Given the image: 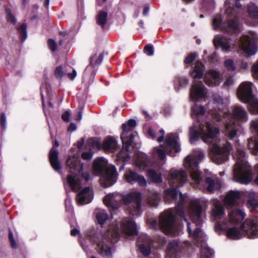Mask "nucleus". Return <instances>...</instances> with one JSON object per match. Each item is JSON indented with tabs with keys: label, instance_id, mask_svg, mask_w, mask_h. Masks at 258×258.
<instances>
[{
	"label": "nucleus",
	"instance_id": "f257e3e1",
	"mask_svg": "<svg viewBox=\"0 0 258 258\" xmlns=\"http://www.w3.org/2000/svg\"><path fill=\"white\" fill-rule=\"evenodd\" d=\"M187 174L183 170L171 169L168 174V181L171 187L164 191L166 202H175L176 209H169L160 214L157 219L152 220L151 227L155 230H161L166 234H179L181 227L176 222V216H179L187 223V230L197 246H201V258H212L213 251L207 246V237L201 229L203 223V209L199 205H193L188 209V214L191 223L188 222L183 211L185 196L178 192L177 188L182 185L187 179Z\"/></svg>",
	"mask_w": 258,
	"mask_h": 258
},
{
	"label": "nucleus",
	"instance_id": "f03ea898",
	"mask_svg": "<svg viewBox=\"0 0 258 258\" xmlns=\"http://www.w3.org/2000/svg\"><path fill=\"white\" fill-rule=\"evenodd\" d=\"M241 194L238 191H231L226 195L224 202L230 209L229 218L225 217L223 206L217 205L212 211V216L217 221V230H226L227 237L233 240L240 239L243 234L248 238H258V217L246 220L239 229L235 225L240 223L245 218V214L240 206Z\"/></svg>",
	"mask_w": 258,
	"mask_h": 258
},
{
	"label": "nucleus",
	"instance_id": "7ed1b4c3",
	"mask_svg": "<svg viewBox=\"0 0 258 258\" xmlns=\"http://www.w3.org/2000/svg\"><path fill=\"white\" fill-rule=\"evenodd\" d=\"M205 113L206 109L203 105L195 103L191 107V116L194 123L189 129L190 142L194 143L201 136L205 143L210 145L209 155L212 160L221 164L228 160L232 146L229 143L221 145L218 124L213 120H205Z\"/></svg>",
	"mask_w": 258,
	"mask_h": 258
},
{
	"label": "nucleus",
	"instance_id": "20e7f679",
	"mask_svg": "<svg viewBox=\"0 0 258 258\" xmlns=\"http://www.w3.org/2000/svg\"><path fill=\"white\" fill-rule=\"evenodd\" d=\"M120 232L127 239H132L138 234L137 226L133 219H122L117 227L102 232L101 230L92 231L88 235L89 239L96 245L98 252L104 258H112V245L120 237Z\"/></svg>",
	"mask_w": 258,
	"mask_h": 258
},
{
	"label": "nucleus",
	"instance_id": "39448f33",
	"mask_svg": "<svg viewBox=\"0 0 258 258\" xmlns=\"http://www.w3.org/2000/svg\"><path fill=\"white\" fill-rule=\"evenodd\" d=\"M213 43L216 47L221 48L227 53L239 46L246 54L253 55L257 51L258 36L254 32H249L236 41L224 35L217 34L214 36Z\"/></svg>",
	"mask_w": 258,
	"mask_h": 258
},
{
	"label": "nucleus",
	"instance_id": "423d86ee",
	"mask_svg": "<svg viewBox=\"0 0 258 258\" xmlns=\"http://www.w3.org/2000/svg\"><path fill=\"white\" fill-rule=\"evenodd\" d=\"M235 8L233 2L226 0L224 7L225 8L223 16L217 15L214 16L212 22V27L215 30H220L227 33H236L238 30L239 9L241 5L238 0L235 2Z\"/></svg>",
	"mask_w": 258,
	"mask_h": 258
},
{
	"label": "nucleus",
	"instance_id": "0eeeda50",
	"mask_svg": "<svg viewBox=\"0 0 258 258\" xmlns=\"http://www.w3.org/2000/svg\"><path fill=\"white\" fill-rule=\"evenodd\" d=\"M67 166L69 174L63 182L64 186L67 191L71 189L77 191L89 180L90 174L83 172V165L78 155H70L67 160Z\"/></svg>",
	"mask_w": 258,
	"mask_h": 258
},
{
	"label": "nucleus",
	"instance_id": "6e6552de",
	"mask_svg": "<svg viewBox=\"0 0 258 258\" xmlns=\"http://www.w3.org/2000/svg\"><path fill=\"white\" fill-rule=\"evenodd\" d=\"M141 201L140 192L134 191L124 196L119 193L109 194L104 197L103 202L107 207L113 209H117L123 202L128 206L127 210L131 215L139 216L142 212Z\"/></svg>",
	"mask_w": 258,
	"mask_h": 258
},
{
	"label": "nucleus",
	"instance_id": "1a4fd4ad",
	"mask_svg": "<svg viewBox=\"0 0 258 258\" xmlns=\"http://www.w3.org/2000/svg\"><path fill=\"white\" fill-rule=\"evenodd\" d=\"M204 153L200 150H195L193 153L188 155L184 160V165L190 173L192 181L197 186L203 185L204 183L208 184L207 190L212 192L216 188L219 183L216 184L214 179L211 177H207L205 181L203 180L201 173L199 170V162L204 158Z\"/></svg>",
	"mask_w": 258,
	"mask_h": 258
},
{
	"label": "nucleus",
	"instance_id": "9d476101",
	"mask_svg": "<svg viewBox=\"0 0 258 258\" xmlns=\"http://www.w3.org/2000/svg\"><path fill=\"white\" fill-rule=\"evenodd\" d=\"M236 163L233 168V179L237 182L248 184L252 180L251 169L246 161V153L242 147L238 145L234 155Z\"/></svg>",
	"mask_w": 258,
	"mask_h": 258
},
{
	"label": "nucleus",
	"instance_id": "9b49d317",
	"mask_svg": "<svg viewBox=\"0 0 258 258\" xmlns=\"http://www.w3.org/2000/svg\"><path fill=\"white\" fill-rule=\"evenodd\" d=\"M204 67L202 63L197 62L194 69L190 72V76L194 80L189 91L190 99L194 102L205 100L207 95V89L203 82L199 80L202 78Z\"/></svg>",
	"mask_w": 258,
	"mask_h": 258
},
{
	"label": "nucleus",
	"instance_id": "f8f14e48",
	"mask_svg": "<svg viewBox=\"0 0 258 258\" xmlns=\"http://www.w3.org/2000/svg\"><path fill=\"white\" fill-rule=\"evenodd\" d=\"M93 169L96 175L103 174L100 179L101 184L104 187L112 185L116 182L117 174L114 166H107V160L100 158L94 161Z\"/></svg>",
	"mask_w": 258,
	"mask_h": 258
},
{
	"label": "nucleus",
	"instance_id": "ddd939ff",
	"mask_svg": "<svg viewBox=\"0 0 258 258\" xmlns=\"http://www.w3.org/2000/svg\"><path fill=\"white\" fill-rule=\"evenodd\" d=\"M136 126V121L133 119H129L127 123H124L122 124V132L120 135V138L123 146L122 149L116 155L117 162L125 163L130 160L131 158L130 148L133 142L135 136L133 134H131L128 137L127 134L128 132L132 131Z\"/></svg>",
	"mask_w": 258,
	"mask_h": 258
},
{
	"label": "nucleus",
	"instance_id": "4468645a",
	"mask_svg": "<svg viewBox=\"0 0 258 258\" xmlns=\"http://www.w3.org/2000/svg\"><path fill=\"white\" fill-rule=\"evenodd\" d=\"M179 137L177 133H170L167 135L165 139L166 146L161 145L155 147L153 151L154 157L164 160L166 154L171 156H175L177 153L180 151V145L178 143Z\"/></svg>",
	"mask_w": 258,
	"mask_h": 258
},
{
	"label": "nucleus",
	"instance_id": "2eb2a0df",
	"mask_svg": "<svg viewBox=\"0 0 258 258\" xmlns=\"http://www.w3.org/2000/svg\"><path fill=\"white\" fill-rule=\"evenodd\" d=\"M212 115L216 121L221 122L224 124V132L229 140H232L237 138V132L240 126L236 122V121L230 113L222 111H217L215 110L212 112Z\"/></svg>",
	"mask_w": 258,
	"mask_h": 258
},
{
	"label": "nucleus",
	"instance_id": "dca6fc26",
	"mask_svg": "<svg viewBox=\"0 0 258 258\" xmlns=\"http://www.w3.org/2000/svg\"><path fill=\"white\" fill-rule=\"evenodd\" d=\"M253 84L250 82H244L239 86L237 95L242 102L249 103V110L253 113H258V99L254 98L252 94Z\"/></svg>",
	"mask_w": 258,
	"mask_h": 258
},
{
	"label": "nucleus",
	"instance_id": "f3484780",
	"mask_svg": "<svg viewBox=\"0 0 258 258\" xmlns=\"http://www.w3.org/2000/svg\"><path fill=\"white\" fill-rule=\"evenodd\" d=\"M137 244L140 252L144 256L149 255L151 252L152 240L149 236L145 234L140 235L137 241Z\"/></svg>",
	"mask_w": 258,
	"mask_h": 258
},
{
	"label": "nucleus",
	"instance_id": "a211bd4d",
	"mask_svg": "<svg viewBox=\"0 0 258 258\" xmlns=\"http://www.w3.org/2000/svg\"><path fill=\"white\" fill-rule=\"evenodd\" d=\"M124 177L126 181L131 184L137 183L139 185L145 186L147 182L144 176L139 175L133 170L128 169L126 171Z\"/></svg>",
	"mask_w": 258,
	"mask_h": 258
},
{
	"label": "nucleus",
	"instance_id": "6ab92c4d",
	"mask_svg": "<svg viewBox=\"0 0 258 258\" xmlns=\"http://www.w3.org/2000/svg\"><path fill=\"white\" fill-rule=\"evenodd\" d=\"M93 197L92 189L90 187H86L78 194L76 200L79 205H84L90 203Z\"/></svg>",
	"mask_w": 258,
	"mask_h": 258
},
{
	"label": "nucleus",
	"instance_id": "aec40b11",
	"mask_svg": "<svg viewBox=\"0 0 258 258\" xmlns=\"http://www.w3.org/2000/svg\"><path fill=\"white\" fill-rule=\"evenodd\" d=\"M206 84L209 86L216 87L219 86L222 80V76L216 70H210L205 75Z\"/></svg>",
	"mask_w": 258,
	"mask_h": 258
},
{
	"label": "nucleus",
	"instance_id": "412c9836",
	"mask_svg": "<svg viewBox=\"0 0 258 258\" xmlns=\"http://www.w3.org/2000/svg\"><path fill=\"white\" fill-rule=\"evenodd\" d=\"M104 58L103 53H100L98 56L97 54H94L90 58V64L88 66L84 72L83 75H91L94 77L96 75V71L94 69V66L100 64Z\"/></svg>",
	"mask_w": 258,
	"mask_h": 258
},
{
	"label": "nucleus",
	"instance_id": "4be33fe9",
	"mask_svg": "<svg viewBox=\"0 0 258 258\" xmlns=\"http://www.w3.org/2000/svg\"><path fill=\"white\" fill-rule=\"evenodd\" d=\"M58 153L57 150L54 148H52L50 151L49 155V161L51 166L54 170L58 172H61V165L60 162L58 160Z\"/></svg>",
	"mask_w": 258,
	"mask_h": 258
},
{
	"label": "nucleus",
	"instance_id": "5701e85b",
	"mask_svg": "<svg viewBox=\"0 0 258 258\" xmlns=\"http://www.w3.org/2000/svg\"><path fill=\"white\" fill-rule=\"evenodd\" d=\"M104 149L110 152H114L118 148V144L115 138L112 137L107 138L103 143Z\"/></svg>",
	"mask_w": 258,
	"mask_h": 258
},
{
	"label": "nucleus",
	"instance_id": "b1692460",
	"mask_svg": "<svg viewBox=\"0 0 258 258\" xmlns=\"http://www.w3.org/2000/svg\"><path fill=\"white\" fill-rule=\"evenodd\" d=\"M136 164L140 170H144L151 164L148 156L145 154L141 153L136 161Z\"/></svg>",
	"mask_w": 258,
	"mask_h": 258
},
{
	"label": "nucleus",
	"instance_id": "393cba45",
	"mask_svg": "<svg viewBox=\"0 0 258 258\" xmlns=\"http://www.w3.org/2000/svg\"><path fill=\"white\" fill-rule=\"evenodd\" d=\"M233 115L238 119L246 121L247 120V114L245 110L240 106H235L233 109Z\"/></svg>",
	"mask_w": 258,
	"mask_h": 258
},
{
	"label": "nucleus",
	"instance_id": "a878e982",
	"mask_svg": "<svg viewBox=\"0 0 258 258\" xmlns=\"http://www.w3.org/2000/svg\"><path fill=\"white\" fill-rule=\"evenodd\" d=\"M247 205L248 208L254 210L258 207V194L250 192L248 195Z\"/></svg>",
	"mask_w": 258,
	"mask_h": 258
},
{
	"label": "nucleus",
	"instance_id": "bb28decb",
	"mask_svg": "<svg viewBox=\"0 0 258 258\" xmlns=\"http://www.w3.org/2000/svg\"><path fill=\"white\" fill-rule=\"evenodd\" d=\"M95 214L97 222L100 225L104 224L108 219V215L104 210L96 209Z\"/></svg>",
	"mask_w": 258,
	"mask_h": 258
},
{
	"label": "nucleus",
	"instance_id": "cd10ccee",
	"mask_svg": "<svg viewBox=\"0 0 258 258\" xmlns=\"http://www.w3.org/2000/svg\"><path fill=\"white\" fill-rule=\"evenodd\" d=\"M188 83V80L184 77H176L174 82V88L176 90L179 91L181 88H184Z\"/></svg>",
	"mask_w": 258,
	"mask_h": 258
},
{
	"label": "nucleus",
	"instance_id": "c85d7f7f",
	"mask_svg": "<svg viewBox=\"0 0 258 258\" xmlns=\"http://www.w3.org/2000/svg\"><path fill=\"white\" fill-rule=\"evenodd\" d=\"M165 132L164 130L161 129L159 132H156L152 128H149L148 130V135L153 139L157 138V141L159 143H161L163 141Z\"/></svg>",
	"mask_w": 258,
	"mask_h": 258
},
{
	"label": "nucleus",
	"instance_id": "c756f323",
	"mask_svg": "<svg viewBox=\"0 0 258 258\" xmlns=\"http://www.w3.org/2000/svg\"><path fill=\"white\" fill-rule=\"evenodd\" d=\"M108 14L104 11H100L96 16V23L97 25L103 28L106 24Z\"/></svg>",
	"mask_w": 258,
	"mask_h": 258
},
{
	"label": "nucleus",
	"instance_id": "7c9ffc66",
	"mask_svg": "<svg viewBox=\"0 0 258 258\" xmlns=\"http://www.w3.org/2000/svg\"><path fill=\"white\" fill-rule=\"evenodd\" d=\"M247 146L252 154L258 156V140L249 139Z\"/></svg>",
	"mask_w": 258,
	"mask_h": 258
},
{
	"label": "nucleus",
	"instance_id": "2f4dec72",
	"mask_svg": "<svg viewBox=\"0 0 258 258\" xmlns=\"http://www.w3.org/2000/svg\"><path fill=\"white\" fill-rule=\"evenodd\" d=\"M20 39L22 42H24L27 37V25L26 23H23L17 28Z\"/></svg>",
	"mask_w": 258,
	"mask_h": 258
},
{
	"label": "nucleus",
	"instance_id": "473e14b6",
	"mask_svg": "<svg viewBox=\"0 0 258 258\" xmlns=\"http://www.w3.org/2000/svg\"><path fill=\"white\" fill-rule=\"evenodd\" d=\"M247 11L251 18L254 19L258 18V7L253 3H250L247 5Z\"/></svg>",
	"mask_w": 258,
	"mask_h": 258
},
{
	"label": "nucleus",
	"instance_id": "72a5a7b5",
	"mask_svg": "<svg viewBox=\"0 0 258 258\" xmlns=\"http://www.w3.org/2000/svg\"><path fill=\"white\" fill-rule=\"evenodd\" d=\"M148 175L150 179L154 182L160 183L162 181L161 175L154 170H149L148 171Z\"/></svg>",
	"mask_w": 258,
	"mask_h": 258
},
{
	"label": "nucleus",
	"instance_id": "f704fd0d",
	"mask_svg": "<svg viewBox=\"0 0 258 258\" xmlns=\"http://www.w3.org/2000/svg\"><path fill=\"white\" fill-rule=\"evenodd\" d=\"M202 6L203 9L210 11L214 8L215 2L214 0H203Z\"/></svg>",
	"mask_w": 258,
	"mask_h": 258
},
{
	"label": "nucleus",
	"instance_id": "c9c22d12",
	"mask_svg": "<svg viewBox=\"0 0 258 258\" xmlns=\"http://www.w3.org/2000/svg\"><path fill=\"white\" fill-rule=\"evenodd\" d=\"M224 67L226 70L229 72H234L236 69L234 61L231 59H226L224 61Z\"/></svg>",
	"mask_w": 258,
	"mask_h": 258
},
{
	"label": "nucleus",
	"instance_id": "e433bc0d",
	"mask_svg": "<svg viewBox=\"0 0 258 258\" xmlns=\"http://www.w3.org/2000/svg\"><path fill=\"white\" fill-rule=\"evenodd\" d=\"M213 100L217 105H224L228 102V99L227 98L223 99L221 96L219 95L214 94L213 96Z\"/></svg>",
	"mask_w": 258,
	"mask_h": 258
},
{
	"label": "nucleus",
	"instance_id": "4c0bfd02",
	"mask_svg": "<svg viewBox=\"0 0 258 258\" xmlns=\"http://www.w3.org/2000/svg\"><path fill=\"white\" fill-rule=\"evenodd\" d=\"M64 74L65 72L63 70L62 66H59L55 68L54 71V75L56 79L60 80Z\"/></svg>",
	"mask_w": 258,
	"mask_h": 258
},
{
	"label": "nucleus",
	"instance_id": "58836bf2",
	"mask_svg": "<svg viewBox=\"0 0 258 258\" xmlns=\"http://www.w3.org/2000/svg\"><path fill=\"white\" fill-rule=\"evenodd\" d=\"M6 12L7 15V19L8 21L12 23L13 24H15L17 22V20L12 15L11 9L9 8H6Z\"/></svg>",
	"mask_w": 258,
	"mask_h": 258
},
{
	"label": "nucleus",
	"instance_id": "ea45409f",
	"mask_svg": "<svg viewBox=\"0 0 258 258\" xmlns=\"http://www.w3.org/2000/svg\"><path fill=\"white\" fill-rule=\"evenodd\" d=\"M159 202V197L157 195H155L152 198L149 199L148 203L149 205L153 207H156Z\"/></svg>",
	"mask_w": 258,
	"mask_h": 258
},
{
	"label": "nucleus",
	"instance_id": "a19ab883",
	"mask_svg": "<svg viewBox=\"0 0 258 258\" xmlns=\"http://www.w3.org/2000/svg\"><path fill=\"white\" fill-rule=\"evenodd\" d=\"M144 53L149 56H152L154 54V47L152 45H146L144 49Z\"/></svg>",
	"mask_w": 258,
	"mask_h": 258
},
{
	"label": "nucleus",
	"instance_id": "79ce46f5",
	"mask_svg": "<svg viewBox=\"0 0 258 258\" xmlns=\"http://www.w3.org/2000/svg\"><path fill=\"white\" fill-rule=\"evenodd\" d=\"M251 72L253 77L258 80V60L253 64L251 68Z\"/></svg>",
	"mask_w": 258,
	"mask_h": 258
},
{
	"label": "nucleus",
	"instance_id": "37998d69",
	"mask_svg": "<svg viewBox=\"0 0 258 258\" xmlns=\"http://www.w3.org/2000/svg\"><path fill=\"white\" fill-rule=\"evenodd\" d=\"M6 116L5 113H2L1 114L0 123L2 131H5L6 129Z\"/></svg>",
	"mask_w": 258,
	"mask_h": 258
},
{
	"label": "nucleus",
	"instance_id": "c03bdc74",
	"mask_svg": "<svg viewBox=\"0 0 258 258\" xmlns=\"http://www.w3.org/2000/svg\"><path fill=\"white\" fill-rule=\"evenodd\" d=\"M48 45L49 49L53 52L55 51L57 48V44L56 42L52 39H49L48 40Z\"/></svg>",
	"mask_w": 258,
	"mask_h": 258
},
{
	"label": "nucleus",
	"instance_id": "a18cd8bd",
	"mask_svg": "<svg viewBox=\"0 0 258 258\" xmlns=\"http://www.w3.org/2000/svg\"><path fill=\"white\" fill-rule=\"evenodd\" d=\"M196 57V53H194L190 54L189 55H188V56H187L185 57V58L184 60V63L187 64L191 63L194 60H195Z\"/></svg>",
	"mask_w": 258,
	"mask_h": 258
},
{
	"label": "nucleus",
	"instance_id": "49530a36",
	"mask_svg": "<svg viewBox=\"0 0 258 258\" xmlns=\"http://www.w3.org/2000/svg\"><path fill=\"white\" fill-rule=\"evenodd\" d=\"M251 130L258 134V119L252 120L250 122Z\"/></svg>",
	"mask_w": 258,
	"mask_h": 258
},
{
	"label": "nucleus",
	"instance_id": "de8ad7c7",
	"mask_svg": "<svg viewBox=\"0 0 258 258\" xmlns=\"http://www.w3.org/2000/svg\"><path fill=\"white\" fill-rule=\"evenodd\" d=\"M234 84L233 75L228 77L223 84L224 87H229Z\"/></svg>",
	"mask_w": 258,
	"mask_h": 258
},
{
	"label": "nucleus",
	"instance_id": "09e8293b",
	"mask_svg": "<svg viewBox=\"0 0 258 258\" xmlns=\"http://www.w3.org/2000/svg\"><path fill=\"white\" fill-rule=\"evenodd\" d=\"M9 238L11 242V246L14 248H16L17 247V244L15 241L13 233L10 230H9Z\"/></svg>",
	"mask_w": 258,
	"mask_h": 258
},
{
	"label": "nucleus",
	"instance_id": "8fccbe9b",
	"mask_svg": "<svg viewBox=\"0 0 258 258\" xmlns=\"http://www.w3.org/2000/svg\"><path fill=\"white\" fill-rule=\"evenodd\" d=\"M93 156V154L90 152H85L82 154V158L84 160H90Z\"/></svg>",
	"mask_w": 258,
	"mask_h": 258
},
{
	"label": "nucleus",
	"instance_id": "3c124183",
	"mask_svg": "<svg viewBox=\"0 0 258 258\" xmlns=\"http://www.w3.org/2000/svg\"><path fill=\"white\" fill-rule=\"evenodd\" d=\"M70 113L69 110H66L64 113L61 114V118L62 120L66 122H68L70 120Z\"/></svg>",
	"mask_w": 258,
	"mask_h": 258
},
{
	"label": "nucleus",
	"instance_id": "603ef678",
	"mask_svg": "<svg viewBox=\"0 0 258 258\" xmlns=\"http://www.w3.org/2000/svg\"><path fill=\"white\" fill-rule=\"evenodd\" d=\"M71 200L69 197H67L65 201L66 207L67 211H71L72 209V206L71 205Z\"/></svg>",
	"mask_w": 258,
	"mask_h": 258
},
{
	"label": "nucleus",
	"instance_id": "864d4df0",
	"mask_svg": "<svg viewBox=\"0 0 258 258\" xmlns=\"http://www.w3.org/2000/svg\"><path fill=\"white\" fill-rule=\"evenodd\" d=\"M91 144L92 147H96L98 149H100L101 147V143L96 140H91Z\"/></svg>",
	"mask_w": 258,
	"mask_h": 258
},
{
	"label": "nucleus",
	"instance_id": "5fc2aeb1",
	"mask_svg": "<svg viewBox=\"0 0 258 258\" xmlns=\"http://www.w3.org/2000/svg\"><path fill=\"white\" fill-rule=\"evenodd\" d=\"M83 109H80L76 112L75 119L77 121H80L82 118Z\"/></svg>",
	"mask_w": 258,
	"mask_h": 258
},
{
	"label": "nucleus",
	"instance_id": "6e6d98bb",
	"mask_svg": "<svg viewBox=\"0 0 258 258\" xmlns=\"http://www.w3.org/2000/svg\"><path fill=\"white\" fill-rule=\"evenodd\" d=\"M67 75L70 80H73L77 76V72L74 69L72 73H68Z\"/></svg>",
	"mask_w": 258,
	"mask_h": 258
},
{
	"label": "nucleus",
	"instance_id": "4d7b16f0",
	"mask_svg": "<svg viewBox=\"0 0 258 258\" xmlns=\"http://www.w3.org/2000/svg\"><path fill=\"white\" fill-rule=\"evenodd\" d=\"M162 113L163 114L164 116H167L168 115L170 114V108L169 107H165L162 111Z\"/></svg>",
	"mask_w": 258,
	"mask_h": 258
},
{
	"label": "nucleus",
	"instance_id": "13d9d810",
	"mask_svg": "<svg viewBox=\"0 0 258 258\" xmlns=\"http://www.w3.org/2000/svg\"><path fill=\"white\" fill-rule=\"evenodd\" d=\"M77 125L74 123H71L70 126L68 127V131L70 132H73L76 130Z\"/></svg>",
	"mask_w": 258,
	"mask_h": 258
},
{
	"label": "nucleus",
	"instance_id": "bf43d9fd",
	"mask_svg": "<svg viewBox=\"0 0 258 258\" xmlns=\"http://www.w3.org/2000/svg\"><path fill=\"white\" fill-rule=\"evenodd\" d=\"M71 234L73 236H76L80 234V231L76 228H73L71 231Z\"/></svg>",
	"mask_w": 258,
	"mask_h": 258
},
{
	"label": "nucleus",
	"instance_id": "052dcab7",
	"mask_svg": "<svg viewBox=\"0 0 258 258\" xmlns=\"http://www.w3.org/2000/svg\"><path fill=\"white\" fill-rule=\"evenodd\" d=\"M149 10H150L149 6L148 5H146L144 9V11L143 12V15L147 16L149 12Z\"/></svg>",
	"mask_w": 258,
	"mask_h": 258
},
{
	"label": "nucleus",
	"instance_id": "680f3d73",
	"mask_svg": "<svg viewBox=\"0 0 258 258\" xmlns=\"http://www.w3.org/2000/svg\"><path fill=\"white\" fill-rule=\"evenodd\" d=\"M84 144V140L83 139H81L77 143V146L78 148H81Z\"/></svg>",
	"mask_w": 258,
	"mask_h": 258
},
{
	"label": "nucleus",
	"instance_id": "e2e57ef3",
	"mask_svg": "<svg viewBox=\"0 0 258 258\" xmlns=\"http://www.w3.org/2000/svg\"><path fill=\"white\" fill-rule=\"evenodd\" d=\"M255 169L257 173V176L255 179H254V183L255 184H258V163L255 165Z\"/></svg>",
	"mask_w": 258,
	"mask_h": 258
},
{
	"label": "nucleus",
	"instance_id": "0e129e2a",
	"mask_svg": "<svg viewBox=\"0 0 258 258\" xmlns=\"http://www.w3.org/2000/svg\"><path fill=\"white\" fill-rule=\"evenodd\" d=\"M166 241V239L164 237H160L159 243L161 244H163Z\"/></svg>",
	"mask_w": 258,
	"mask_h": 258
},
{
	"label": "nucleus",
	"instance_id": "69168bd1",
	"mask_svg": "<svg viewBox=\"0 0 258 258\" xmlns=\"http://www.w3.org/2000/svg\"><path fill=\"white\" fill-rule=\"evenodd\" d=\"M248 67V64L246 62H242L241 64V68L243 69H246Z\"/></svg>",
	"mask_w": 258,
	"mask_h": 258
},
{
	"label": "nucleus",
	"instance_id": "338daca9",
	"mask_svg": "<svg viewBox=\"0 0 258 258\" xmlns=\"http://www.w3.org/2000/svg\"><path fill=\"white\" fill-rule=\"evenodd\" d=\"M49 1L50 0H45V2L44 3V7L46 8V9H48V7H49Z\"/></svg>",
	"mask_w": 258,
	"mask_h": 258
},
{
	"label": "nucleus",
	"instance_id": "774afa93",
	"mask_svg": "<svg viewBox=\"0 0 258 258\" xmlns=\"http://www.w3.org/2000/svg\"><path fill=\"white\" fill-rule=\"evenodd\" d=\"M22 5L24 8H25L26 5L28 4L29 1V0H22Z\"/></svg>",
	"mask_w": 258,
	"mask_h": 258
}]
</instances>
